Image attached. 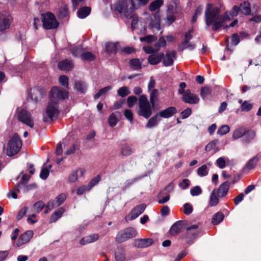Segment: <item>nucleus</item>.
<instances>
[{
  "instance_id": "nucleus-1",
  "label": "nucleus",
  "mask_w": 261,
  "mask_h": 261,
  "mask_svg": "<svg viewBox=\"0 0 261 261\" xmlns=\"http://www.w3.org/2000/svg\"><path fill=\"white\" fill-rule=\"evenodd\" d=\"M240 11V8L237 6L233 7L231 11H226L220 15V9L218 7H213L211 4L206 5L204 14V20L206 26V29L212 25L214 31H216L224 26L227 20H230L233 17L237 16Z\"/></svg>"
},
{
  "instance_id": "nucleus-2",
  "label": "nucleus",
  "mask_w": 261,
  "mask_h": 261,
  "mask_svg": "<svg viewBox=\"0 0 261 261\" xmlns=\"http://www.w3.org/2000/svg\"><path fill=\"white\" fill-rule=\"evenodd\" d=\"M114 8L119 13L123 14L127 18H133L131 29L132 31H134L139 20L138 17L135 16V9H138V7L135 6L134 0H130L129 2L119 1L115 4Z\"/></svg>"
},
{
  "instance_id": "nucleus-3",
  "label": "nucleus",
  "mask_w": 261,
  "mask_h": 261,
  "mask_svg": "<svg viewBox=\"0 0 261 261\" xmlns=\"http://www.w3.org/2000/svg\"><path fill=\"white\" fill-rule=\"evenodd\" d=\"M139 110L138 114L147 119L152 114L151 105L145 95H142L139 99Z\"/></svg>"
},
{
  "instance_id": "nucleus-4",
  "label": "nucleus",
  "mask_w": 261,
  "mask_h": 261,
  "mask_svg": "<svg viewBox=\"0 0 261 261\" xmlns=\"http://www.w3.org/2000/svg\"><path fill=\"white\" fill-rule=\"evenodd\" d=\"M137 232L136 229L132 227L126 228L119 231L115 238V241L118 243H123L129 239L135 238Z\"/></svg>"
},
{
  "instance_id": "nucleus-5",
  "label": "nucleus",
  "mask_w": 261,
  "mask_h": 261,
  "mask_svg": "<svg viewBox=\"0 0 261 261\" xmlns=\"http://www.w3.org/2000/svg\"><path fill=\"white\" fill-rule=\"evenodd\" d=\"M21 147V141L17 135H14L10 139L7 148V154L11 156L17 153Z\"/></svg>"
},
{
  "instance_id": "nucleus-6",
  "label": "nucleus",
  "mask_w": 261,
  "mask_h": 261,
  "mask_svg": "<svg viewBox=\"0 0 261 261\" xmlns=\"http://www.w3.org/2000/svg\"><path fill=\"white\" fill-rule=\"evenodd\" d=\"M68 92L64 89H59L57 87H53L49 93L50 101L57 104L60 100H63L68 97Z\"/></svg>"
},
{
  "instance_id": "nucleus-7",
  "label": "nucleus",
  "mask_w": 261,
  "mask_h": 261,
  "mask_svg": "<svg viewBox=\"0 0 261 261\" xmlns=\"http://www.w3.org/2000/svg\"><path fill=\"white\" fill-rule=\"evenodd\" d=\"M200 233L197 225H192L187 228L183 238L188 244H192Z\"/></svg>"
},
{
  "instance_id": "nucleus-8",
  "label": "nucleus",
  "mask_w": 261,
  "mask_h": 261,
  "mask_svg": "<svg viewBox=\"0 0 261 261\" xmlns=\"http://www.w3.org/2000/svg\"><path fill=\"white\" fill-rule=\"evenodd\" d=\"M56 105L51 101L48 104L43 115V120L45 122H50L57 118L59 111Z\"/></svg>"
},
{
  "instance_id": "nucleus-9",
  "label": "nucleus",
  "mask_w": 261,
  "mask_h": 261,
  "mask_svg": "<svg viewBox=\"0 0 261 261\" xmlns=\"http://www.w3.org/2000/svg\"><path fill=\"white\" fill-rule=\"evenodd\" d=\"M42 22L44 28L47 30L56 29L59 25L55 15L51 13L44 15Z\"/></svg>"
},
{
  "instance_id": "nucleus-10",
  "label": "nucleus",
  "mask_w": 261,
  "mask_h": 261,
  "mask_svg": "<svg viewBox=\"0 0 261 261\" xmlns=\"http://www.w3.org/2000/svg\"><path fill=\"white\" fill-rule=\"evenodd\" d=\"M17 118L19 121L31 128L34 125V121L32 115L25 110H22L19 112Z\"/></svg>"
},
{
  "instance_id": "nucleus-11",
  "label": "nucleus",
  "mask_w": 261,
  "mask_h": 261,
  "mask_svg": "<svg viewBox=\"0 0 261 261\" xmlns=\"http://www.w3.org/2000/svg\"><path fill=\"white\" fill-rule=\"evenodd\" d=\"M34 235V232L32 230H28L21 234L16 242L13 243V246L14 247H19L21 246L30 242L32 238Z\"/></svg>"
},
{
  "instance_id": "nucleus-12",
  "label": "nucleus",
  "mask_w": 261,
  "mask_h": 261,
  "mask_svg": "<svg viewBox=\"0 0 261 261\" xmlns=\"http://www.w3.org/2000/svg\"><path fill=\"white\" fill-rule=\"evenodd\" d=\"M46 91L41 87H34L31 89L28 98L37 102L39 99L42 98L46 94Z\"/></svg>"
},
{
  "instance_id": "nucleus-13",
  "label": "nucleus",
  "mask_w": 261,
  "mask_h": 261,
  "mask_svg": "<svg viewBox=\"0 0 261 261\" xmlns=\"http://www.w3.org/2000/svg\"><path fill=\"white\" fill-rule=\"evenodd\" d=\"M154 18L152 19L150 16H147L146 18L145 23H149L148 28L152 32L158 31L160 30V18L158 14H155L154 16Z\"/></svg>"
},
{
  "instance_id": "nucleus-14",
  "label": "nucleus",
  "mask_w": 261,
  "mask_h": 261,
  "mask_svg": "<svg viewBox=\"0 0 261 261\" xmlns=\"http://www.w3.org/2000/svg\"><path fill=\"white\" fill-rule=\"evenodd\" d=\"M154 18L152 19L150 16H147L146 18L145 23H149L148 28L152 32L158 31L160 30V18L158 14H155L154 16Z\"/></svg>"
},
{
  "instance_id": "nucleus-15",
  "label": "nucleus",
  "mask_w": 261,
  "mask_h": 261,
  "mask_svg": "<svg viewBox=\"0 0 261 261\" xmlns=\"http://www.w3.org/2000/svg\"><path fill=\"white\" fill-rule=\"evenodd\" d=\"M12 22V17L8 13L0 15V31L8 29Z\"/></svg>"
},
{
  "instance_id": "nucleus-16",
  "label": "nucleus",
  "mask_w": 261,
  "mask_h": 261,
  "mask_svg": "<svg viewBox=\"0 0 261 261\" xmlns=\"http://www.w3.org/2000/svg\"><path fill=\"white\" fill-rule=\"evenodd\" d=\"M145 208L146 205L145 204H141L136 206L131 211L129 215L125 218L130 221L135 219L144 212Z\"/></svg>"
},
{
  "instance_id": "nucleus-17",
  "label": "nucleus",
  "mask_w": 261,
  "mask_h": 261,
  "mask_svg": "<svg viewBox=\"0 0 261 261\" xmlns=\"http://www.w3.org/2000/svg\"><path fill=\"white\" fill-rule=\"evenodd\" d=\"M182 99L185 102L190 104H196L199 101V97L196 94L192 93L189 90L185 91Z\"/></svg>"
},
{
  "instance_id": "nucleus-18",
  "label": "nucleus",
  "mask_w": 261,
  "mask_h": 261,
  "mask_svg": "<svg viewBox=\"0 0 261 261\" xmlns=\"http://www.w3.org/2000/svg\"><path fill=\"white\" fill-rule=\"evenodd\" d=\"M67 196L64 193L59 195L55 200H50L46 205L48 210H51L61 205L65 201Z\"/></svg>"
},
{
  "instance_id": "nucleus-19",
  "label": "nucleus",
  "mask_w": 261,
  "mask_h": 261,
  "mask_svg": "<svg viewBox=\"0 0 261 261\" xmlns=\"http://www.w3.org/2000/svg\"><path fill=\"white\" fill-rule=\"evenodd\" d=\"M153 243L152 239H140L134 241L133 245L137 248H145L150 246Z\"/></svg>"
},
{
  "instance_id": "nucleus-20",
  "label": "nucleus",
  "mask_w": 261,
  "mask_h": 261,
  "mask_svg": "<svg viewBox=\"0 0 261 261\" xmlns=\"http://www.w3.org/2000/svg\"><path fill=\"white\" fill-rule=\"evenodd\" d=\"M192 30L189 31L185 36V40L179 45L178 49L179 51H182L186 47V44H189V46L190 47V50H193L195 48V45L190 43V40L192 38Z\"/></svg>"
},
{
  "instance_id": "nucleus-21",
  "label": "nucleus",
  "mask_w": 261,
  "mask_h": 261,
  "mask_svg": "<svg viewBox=\"0 0 261 261\" xmlns=\"http://www.w3.org/2000/svg\"><path fill=\"white\" fill-rule=\"evenodd\" d=\"M176 52L175 51H168L163 57V63L165 66H171L173 65L176 59Z\"/></svg>"
},
{
  "instance_id": "nucleus-22",
  "label": "nucleus",
  "mask_w": 261,
  "mask_h": 261,
  "mask_svg": "<svg viewBox=\"0 0 261 261\" xmlns=\"http://www.w3.org/2000/svg\"><path fill=\"white\" fill-rule=\"evenodd\" d=\"M164 56V54L163 53H153L148 57V61L151 65H156L162 61Z\"/></svg>"
},
{
  "instance_id": "nucleus-23",
  "label": "nucleus",
  "mask_w": 261,
  "mask_h": 261,
  "mask_svg": "<svg viewBox=\"0 0 261 261\" xmlns=\"http://www.w3.org/2000/svg\"><path fill=\"white\" fill-rule=\"evenodd\" d=\"M219 140L215 139L210 142L205 146V150L206 151H212L213 153H216L220 150V148L218 146Z\"/></svg>"
},
{
  "instance_id": "nucleus-24",
  "label": "nucleus",
  "mask_w": 261,
  "mask_h": 261,
  "mask_svg": "<svg viewBox=\"0 0 261 261\" xmlns=\"http://www.w3.org/2000/svg\"><path fill=\"white\" fill-rule=\"evenodd\" d=\"M177 112L176 109L174 107H170L161 111L159 116L162 118H168L173 116Z\"/></svg>"
},
{
  "instance_id": "nucleus-25",
  "label": "nucleus",
  "mask_w": 261,
  "mask_h": 261,
  "mask_svg": "<svg viewBox=\"0 0 261 261\" xmlns=\"http://www.w3.org/2000/svg\"><path fill=\"white\" fill-rule=\"evenodd\" d=\"M84 173L85 170L82 168L73 171L69 175L68 180L71 182H74L80 177H82Z\"/></svg>"
},
{
  "instance_id": "nucleus-26",
  "label": "nucleus",
  "mask_w": 261,
  "mask_h": 261,
  "mask_svg": "<svg viewBox=\"0 0 261 261\" xmlns=\"http://www.w3.org/2000/svg\"><path fill=\"white\" fill-rule=\"evenodd\" d=\"M73 67V64L71 60L66 59L60 62L58 64V68L63 71H69Z\"/></svg>"
},
{
  "instance_id": "nucleus-27",
  "label": "nucleus",
  "mask_w": 261,
  "mask_h": 261,
  "mask_svg": "<svg viewBox=\"0 0 261 261\" xmlns=\"http://www.w3.org/2000/svg\"><path fill=\"white\" fill-rule=\"evenodd\" d=\"M230 187V182L228 181L222 183L217 190L219 196L223 197L226 195Z\"/></svg>"
},
{
  "instance_id": "nucleus-28",
  "label": "nucleus",
  "mask_w": 261,
  "mask_h": 261,
  "mask_svg": "<svg viewBox=\"0 0 261 261\" xmlns=\"http://www.w3.org/2000/svg\"><path fill=\"white\" fill-rule=\"evenodd\" d=\"M98 238L99 236L98 234H92L82 238L80 240V243L82 245L92 243L96 241Z\"/></svg>"
},
{
  "instance_id": "nucleus-29",
  "label": "nucleus",
  "mask_w": 261,
  "mask_h": 261,
  "mask_svg": "<svg viewBox=\"0 0 261 261\" xmlns=\"http://www.w3.org/2000/svg\"><path fill=\"white\" fill-rule=\"evenodd\" d=\"M183 227V223L181 221H178L175 223L169 230L170 234L175 236L179 233Z\"/></svg>"
},
{
  "instance_id": "nucleus-30",
  "label": "nucleus",
  "mask_w": 261,
  "mask_h": 261,
  "mask_svg": "<svg viewBox=\"0 0 261 261\" xmlns=\"http://www.w3.org/2000/svg\"><path fill=\"white\" fill-rule=\"evenodd\" d=\"M91 12V8L89 7H83L77 12V16L80 18H85L87 17Z\"/></svg>"
},
{
  "instance_id": "nucleus-31",
  "label": "nucleus",
  "mask_w": 261,
  "mask_h": 261,
  "mask_svg": "<svg viewBox=\"0 0 261 261\" xmlns=\"http://www.w3.org/2000/svg\"><path fill=\"white\" fill-rule=\"evenodd\" d=\"M143 60H140L137 58L131 59L129 61L130 67L133 70H139L142 68Z\"/></svg>"
},
{
  "instance_id": "nucleus-32",
  "label": "nucleus",
  "mask_w": 261,
  "mask_h": 261,
  "mask_svg": "<svg viewBox=\"0 0 261 261\" xmlns=\"http://www.w3.org/2000/svg\"><path fill=\"white\" fill-rule=\"evenodd\" d=\"M120 116V113L119 112H116L112 113L109 119V125L111 127L115 126L119 121V118Z\"/></svg>"
},
{
  "instance_id": "nucleus-33",
  "label": "nucleus",
  "mask_w": 261,
  "mask_h": 261,
  "mask_svg": "<svg viewBox=\"0 0 261 261\" xmlns=\"http://www.w3.org/2000/svg\"><path fill=\"white\" fill-rule=\"evenodd\" d=\"M64 212V209L62 207H61V208H59L58 210H57L51 216L50 219H49V222L50 223L55 222L56 221H57V220H58L61 217V216Z\"/></svg>"
},
{
  "instance_id": "nucleus-34",
  "label": "nucleus",
  "mask_w": 261,
  "mask_h": 261,
  "mask_svg": "<svg viewBox=\"0 0 261 261\" xmlns=\"http://www.w3.org/2000/svg\"><path fill=\"white\" fill-rule=\"evenodd\" d=\"M106 51L109 54L115 53L118 47V43L109 42L106 44Z\"/></svg>"
},
{
  "instance_id": "nucleus-35",
  "label": "nucleus",
  "mask_w": 261,
  "mask_h": 261,
  "mask_svg": "<svg viewBox=\"0 0 261 261\" xmlns=\"http://www.w3.org/2000/svg\"><path fill=\"white\" fill-rule=\"evenodd\" d=\"M74 87L78 92L82 93H85L87 89V84L85 82L81 81L75 82Z\"/></svg>"
},
{
  "instance_id": "nucleus-36",
  "label": "nucleus",
  "mask_w": 261,
  "mask_h": 261,
  "mask_svg": "<svg viewBox=\"0 0 261 261\" xmlns=\"http://www.w3.org/2000/svg\"><path fill=\"white\" fill-rule=\"evenodd\" d=\"M240 11L244 15H247L250 14V5L248 2H244L240 6Z\"/></svg>"
},
{
  "instance_id": "nucleus-37",
  "label": "nucleus",
  "mask_w": 261,
  "mask_h": 261,
  "mask_svg": "<svg viewBox=\"0 0 261 261\" xmlns=\"http://www.w3.org/2000/svg\"><path fill=\"white\" fill-rule=\"evenodd\" d=\"M216 194L217 192L215 190L212 191L208 202V205L210 206H215L218 203L219 200L218 196L216 195Z\"/></svg>"
},
{
  "instance_id": "nucleus-38",
  "label": "nucleus",
  "mask_w": 261,
  "mask_h": 261,
  "mask_svg": "<svg viewBox=\"0 0 261 261\" xmlns=\"http://www.w3.org/2000/svg\"><path fill=\"white\" fill-rule=\"evenodd\" d=\"M224 217V216L222 213L218 212L213 216L212 223L214 225H217L222 221Z\"/></svg>"
},
{
  "instance_id": "nucleus-39",
  "label": "nucleus",
  "mask_w": 261,
  "mask_h": 261,
  "mask_svg": "<svg viewBox=\"0 0 261 261\" xmlns=\"http://www.w3.org/2000/svg\"><path fill=\"white\" fill-rule=\"evenodd\" d=\"M255 136V133L254 132L250 130L246 132L244 135L243 140L245 143H249L251 142Z\"/></svg>"
},
{
  "instance_id": "nucleus-40",
  "label": "nucleus",
  "mask_w": 261,
  "mask_h": 261,
  "mask_svg": "<svg viewBox=\"0 0 261 261\" xmlns=\"http://www.w3.org/2000/svg\"><path fill=\"white\" fill-rule=\"evenodd\" d=\"M164 4L163 0H155L152 2L149 6V10L151 11H154L159 9Z\"/></svg>"
},
{
  "instance_id": "nucleus-41",
  "label": "nucleus",
  "mask_w": 261,
  "mask_h": 261,
  "mask_svg": "<svg viewBox=\"0 0 261 261\" xmlns=\"http://www.w3.org/2000/svg\"><path fill=\"white\" fill-rule=\"evenodd\" d=\"M211 94V90L209 87H204L201 88L200 95L204 100L209 99Z\"/></svg>"
},
{
  "instance_id": "nucleus-42",
  "label": "nucleus",
  "mask_w": 261,
  "mask_h": 261,
  "mask_svg": "<svg viewBox=\"0 0 261 261\" xmlns=\"http://www.w3.org/2000/svg\"><path fill=\"white\" fill-rule=\"evenodd\" d=\"M245 131V128L243 127L237 128L233 132L232 138L234 139H238L243 137Z\"/></svg>"
},
{
  "instance_id": "nucleus-43",
  "label": "nucleus",
  "mask_w": 261,
  "mask_h": 261,
  "mask_svg": "<svg viewBox=\"0 0 261 261\" xmlns=\"http://www.w3.org/2000/svg\"><path fill=\"white\" fill-rule=\"evenodd\" d=\"M158 115L156 114L154 116L151 117L148 121L146 125L147 128H151L157 125L159 120L158 119Z\"/></svg>"
},
{
  "instance_id": "nucleus-44",
  "label": "nucleus",
  "mask_w": 261,
  "mask_h": 261,
  "mask_svg": "<svg viewBox=\"0 0 261 261\" xmlns=\"http://www.w3.org/2000/svg\"><path fill=\"white\" fill-rule=\"evenodd\" d=\"M51 167V165H48L45 167L43 166L42 167L40 174V177L41 179L45 180L48 177L49 173V170L50 169Z\"/></svg>"
},
{
  "instance_id": "nucleus-45",
  "label": "nucleus",
  "mask_w": 261,
  "mask_h": 261,
  "mask_svg": "<svg viewBox=\"0 0 261 261\" xmlns=\"http://www.w3.org/2000/svg\"><path fill=\"white\" fill-rule=\"evenodd\" d=\"M258 161V158L254 156L247 163L245 168L248 170H251L255 167Z\"/></svg>"
},
{
  "instance_id": "nucleus-46",
  "label": "nucleus",
  "mask_w": 261,
  "mask_h": 261,
  "mask_svg": "<svg viewBox=\"0 0 261 261\" xmlns=\"http://www.w3.org/2000/svg\"><path fill=\"white\" fill-rule=\"evenodd\" d=\"M150 101L152 107H154L158 96V91L156 89L150 90Z\"/></svg>"
},
{
  "instance_id": "nucleus-47",
  "label": "nucleus",
  "mask_w": 261,
  "mask_h": 261,
  "mask_svg": "<svg viewBox=\"0 0 261 261\" xmlns=\"http://www.w3.org/2000/svg\"><path fill=\"white\" fill-rule=\"evenodd\" d=\"M130 90L127 87L123 86L117 90V94L119 96L124 97L130 93Z\"/></svg>"
},
{
  "instance_id": "nucleus-48",
  "label": "nucleus",
  "mask_w": 261,
  "mask_h": 261,
  "mask_svg": "<svg viewBox=\"0 0 261 261\" xmlns=\"http://www.w3.org/2000/svg\"><path fill=\"white\" fill-rule=\"evenodd\" d=\"M228 160V159H226L224 157H220L216 161L215 164L220 169H224L226 167V161Z\"/></svg>"
},
{
  "instance_id": "nucleus-49",
  "label": "nucleus",
  "mask_w": 261,
  "mask_h": 261,
  "mask_svg": "<svg viewBox=\"0 0 261 261\" xmlns=\"http://www.w3.org/2000/svg\"><path fill=\"white\" fill-rule=\"evenodd\" d=\"M112 89V87L110 86H107L104 87L103 88L101 89L96 94L94 95V98L95 99H98L101 96L103 95L107 92L111 90Z\"/></svg>"
},
{
  "instance_id": "nucleus-50",
  "label": "nucleus",
  "mask_w": 261,
  "mask_h": 261,
  "mask_svg": "<svg viewBox=\"0 0 261 261\" xmlns=\"http://www.w3.org/2000/svg\"><path fill=\"white\" fill-rule=\"evenodd\" d=\"M100 179L101 177L99 175L92 179L88 184L87 190L90 191L93 187L96 185L100 181Z\"/></svg>"
},
{
  "instance_id": "nucleus-51",
  "label": "nucleus",
  "mask_w": 261,
  "mask_h": 261,
  "mask_svg": "<svg viewBox=\"0 0 261 261\" xmlns=\"http://www.w3.org/2000/svg\"><path fill=\"white\" fill-rule=\"evenodd\" d=\"M197 174L201 177L206 176L208 174V170L206 165H203L197 169Z\"/></svg>"
},
{
  "instance_id": "nucleus-52",
  "label": "nucleus",
  "mask_w": 261,
  "mask_h": 261,
  "mask_svg": "<svg viewBox=\"0 0 261 261\" xmlns=\"http://www.w3.org/2000/svg\"><path fill=\"white\" fill-rule=\"evenodd\" d=\"M81 56L83 60L93 61L95 59V56L89 51L83 53Z\"/></svg>"
},
{
  "instance_id": "nucleus-53",
  "label": "nucleus",
  "mask_w": 261,
  "mask_h": 261,
  "mask_svg": "<svg viewBox=\"0 0 261 261\" xmlns=\"http://www.w3.org/2000/svg\"><path fill=\"white\" fill-rule=\"evenodd\" d=\"M202 193V189L199 186H196L190 190V194L192 196H196L200 195Z\"/></svg>"
},
{
  "instance_id": "nucleus-54",
  "label": "nucleus",
  "mask_w": 261,
  "mask_h": 261,
  "mask_svg": "<svg viewBox=\"0 0 261 261\" xmlns=\"http://www.w3.org/2000/svg\"><path fill=\"white\" fill-rule=\"evenodd\" d=\"M157 39V37L154 35H147L144 37H141L140 40L141 42H146L147 43H151Z\"/></svg>"
},
{
  "instance_id": "nucleus-55",
  "label": "nucleus",
  "mask_w": 261,
  "mask_h": 261,
  "mask_svg": "<svg viewBox=\"0 0 261 261\" xmlns=\"http://www.w3.org/2000/svg\"><path fill=\"white\" fill-rule=\"evenodd\" d=\"M121 153L124 156L130 155L133 152V150L130 146L128 145H124L121 148Z\"/></svg>"
},
{
  "instance_id": "nucleus-56",
  "label": "nucleus",
  "mask_w": 261,
  "mask_h": 261,
  "mask_svg": "<svg viewBox=\"0 0 261 261\" xmlns=\"http://www.w3.org/2000/svg\"><path fill=\"white\" fill-rule=\"evenodd\" d=\"M45 204L42 201L36 202L33 205V207L36 213L40 212L44 208Z\"/></svg>"
},
{
  "instance_id": "nucleus-57",
  "label": "nucleus",
  "mask_w": 261,
  "mask_h": 261,
  "mask_svg": "<svg viewBox=\"0 0 261 261\" xmlns=\"http://www.w3.org/2000/svg\"><path fill=\"white\" fill-rule=\"evenodd\" d=\"M116 261H124L125 259V254L123 250H120L115 253Z\"/></svg>"
},
{
  "instance_id": "nucleus-58",
  "label": "nucleus",
  "mask_w": 261,
  "mask_h": 261,
  "mask_svg": "<svg viewBox=\"0 0 261 261\" xmlns=\"http://www.w3.org/2000/svg\"><path fill=\"white\" fill-rule=\"evenodd\" d=\"M230 130V128L227 125H224L220 127L217 130V134L219 135H224L228 133Z\"/></svg>"
},
{
  "instance_id": "nucleus-59",
  "label": "nucleus",
  "mask_w": 261,
  "mask_h": 261,
  "mask_svg": "<svg viewBox=\"0 0 261 261\" xmlns=\"http://www.w3.org/2000/svg\"><path fill=\"white\" fill-rule=\"evenodd\" d=\"M166 41L164 37H161L158 41L155 44V47L156 50H158L160 47H163L166 46Z\"/></svg>"
},
{
  "instance_id": "nucleus-60",
  "label": "nucleus",
  "mask_w": 261,
  "mask_h": 261,
  "mask_svg": "<svg viewBox=\"0 0 261 261\" xmlns=\"http://www.w3.org/2000/svg\"><path fill=\"white\" fill-rule=\"evenodd\" d=\"M252 109V105L247 101H244L241 105L242 111L248 112Z\"/></svg>"
},
{
  "instance_id": "nucleus-61",
  "label": "nucleus",
  "mask_w": 261,
  "mask_h": 261,
  "mask_svg": "<svg viewBox=\"0 0 261 261\" xmlns=\"http://www.w3.org/2000/svg\"><path fill=\"white\" fill-rule=\"evenodd\" d=\"M137 102V98L135 96H130L127 98V102L128 106L133 107Z\"/></svg>"
},
{
  "instance_id": "nucleus-62",
  "label": "nucleus",
  "mask_w": 261,
  "mask_h": 261,
  "mask_svg": "<svg viewBox=\"0 0 261 261\" xmlns=\"http://www.w3.org/2000/svg\"><path fill=\"white\" fill-rule=\"evenodd\" d=\"M68 78L66 75H61L59 78V82L62 86L67 87L68 86Z\"/></svg>"
},
{
  "instance_id": "nucleus-63",
  "label": "nucleus",
  "mask_w": 261,
  "mask_h": 261,
  "mask_svg": "<svg viewBox=\"0 0 261 261\" xmlns=\"http://www.w3.org/2000/svg\"><path fill=\"white\" fill-rule=\"evenodd\" d=\"M68 15V8L66 6L61 7L59 11V16L63 18L67 16Z\"/></svg>"
},
{
  "instance_id": "nucleus-64",
  "label": "nucleus",
  "mask_w": 261,
  "mask_h": 261,
  "mask_svg": "<svg viewBox=\"0 0 261 261\" xmlns=\"http://www.w3.org/2000/svg\"><path fill=\"white\" fill-rule=\"evenodd\" d=\"M176 6L175 2H171L167 7V13L174 14L176 12Z\"/></svg>"
}]
</instances>
